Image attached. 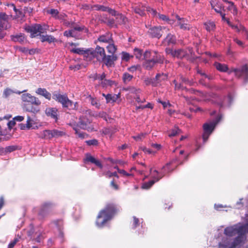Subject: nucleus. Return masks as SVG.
I'll use <instances>...</instances> for the list:
<instances>
[{
  "instance_id": "obj_13",
  "label": "nucleus",
  "mask_w": 248,
  "mask_h": 248,
  "mask_svg": "<svg viewBox=\"0 0 248 248\" xmlns=\"http://www.w3.org/2000/svg\"><path fill=\"white\" fill-rule=\"evenodd\" d=\"M161 26L156 27L154 26L150 28L148 31V34L152 38H160L162 35V29Z\"/></svg>"
},
{
  "instance_id": "obj_49",
  "label": "nucleus",
  "mask_w": 248,
  "mask_h": 248,
  "mask_svg": "<svg viewBox=\"0 0 248 248\" xmlns=\"http://www.w3.org/2000/svg\"><path fill=\"white\" fill-rule=\"evenodd\" d=\"M180 130L178 127H175L174 129H172L171 131L169 133L168 136L170 137H174L176 135H177Z\"/></svg>"
},
{
  "instance_id": "obj_44",
  "label": "nucleus",
  "mask_w": 248,
  "mask_h": 248,
  "mask_svg": "<svg viewBox=\"0 0 248 248\" xmlns=\"http://www.w3.org/2000/svg\"><path fill=\"white\" fill-rule=\"evenodd\" d=\"M178 24L180 26V29L183 30H189L190 28V25L184 23V20L179 21Z\"/></svg>"
},
{
  "instance_id": "obj_1",
  "label": "nucleus",
  "mask_w": 248,
  "mask_h": 248,
  "mask_svg": "<svg viewBox=\"0 0 248 248\" xmlns=\"http://www.w3.org/2000/svg\"><path fill=\"white\" fill-rule=\"evenodd\" d=\"M118 212L117 206L112 203H108L101 210L96 218V225L100 228L104 227L108 221L110 220Z\"/></svg>"
},
{
  "instance_id": "obj_33",
  "label": "nucleus",
  "mask_w": 248,
  "mask_h": 248,
  "mask_svg": "<svg viewBox=\"0 0 248 248\" xmlns=\"http://www.w3.org/2000/svg\"><path fill=\"white\" fill-rule=\"evenodd\" d=\"M103 95L106 98L107 103L109 102H115L118 98H119V96L118 95L114 94L112 95L111 94H108L105 95V94H103Z\"/></svg>"
},
{
  "instance_id": "obj_43",
  "label": "nucleus",
  "mask_w": 248,
  "mask_h": 248,
  "mask_svg": "<svg viewBox=\"0 0 248 248\" xmlns=\"http://www.w3.org/2000/svg\"><path fill=\"white\" fill-rule=\"evenodd\" d=\"M144 83L146 86L152 85L153 87H156V84L155 83L154 78H146L144 80Z\"/></svg>"
},
{
  "instance_id": "obj_54",
  "label": "nucleus",
  "mask_w": 248,
  "mask_h": 248,
  "mask_svg": "<svg viewBox=\"0 0 248 248\" xmlns=\"http://www.w3.org/2000/svg\"><path fill=\"white\" fill-rule=\"evenodd\" d=\"M94 7L96 10H100L103 12H106L107 9H108V7L98 4L94 5Z\"/></svg>"
},
{
  "instance_id": "obj_61",
  "label": "nucleus",
  "mask_w": 248,
  "mask_h": 248,
  "mask_svg": "<svg viewBox=\"0 0 248 248\" xmlns=\"http://www.w3.org/2000/svg\"><path fill=\"white\" fill-rule=\"evenodd\" d=\"M12 137L11 134H7L4 136L3 137L0 138V141H7L9 140Z\"/></svg>"
},
{
  "instance_id": "obj_6",
  "label": "nucleus",
  "mask_w": 248,
  "mask_h": 248,
  "mask_svg": "<svg viewBox=\"0 0 248 248\" xmlns=\"http://www.w3.org/2000/svg\"><path fill=\"white\" fill-rule=\"evenodd\" d=\"M221 118V116H218L215 120L210 123H206L203 125V133L202 134V139L204 142H206L207 140L216 125L220 121Z\"/></svg>"
},
{
  "instance_id": "obj_39",
  "label": "nucleus",
  "mask_w": 248,
  "mask_h": 248,
  "mask_svg": "<svg viewBox=\"0 0 248 248\" xmlns=\"http://www.w3.org/2000/svg\"><path fill=\"white\" fill-rule=\"evenodd\" d=\"M90 99L91 104L95 107L97 108H99L100 106V104L97 99L96 98L93 97L91 95L88 96Z\"/></svg>"
},
{
  "instance_id": "obj_12",
  "label": "nucleus",
  "mask_w": 248,
  "mask_h": 248,
  "mask_svg": "<svg viewBox=\"0 0 248 248\" xmlns=\"http://www.w3.org/2000/svg\"><path fill=\"white\" fill-rule=\"evenodd\" d=\"M62 131L57 130H44L43 132V138L46 139H50L53 137L62 136L64 135Z\"/></svg>"
},
{
  "instance_id": "obj_22",
  "label": "nucleus",
  "mask_w": 248,
  "mask_h": 248,
  "mask_svg": "<svg viewBox=\"0 0 248 248\" xmlns=\"http://www.w3.org/2000/svg\"><path fill=\"white\" fill-rule=\"evenodd\" d=\"M70 28H73L75 31H84L85 33L89 32V30L86 28L84 26H79L75 22H71Z\"/></svg>"
},
{
  "instance_id": "obj_14",
  "label": "nucleus",
  "mask_w": 248,
  "mask_h": 248,
  "mask_svg": "<svg viewBox=\"0 0 248 248\" xmlns=\"http://www.w3.org/2000/svg\"><path fill=\"white\" fill-rule=\"evenodd\" d=\"M91 122L86 116H81L79 118V121L77 124V126L80 128L87 130L89 128V125Z\"/></svg>"
},
{
  "instance_id": "obj_34",
  "label": "nucleus",
  "mask_w": 248,
  "mask_h": 248,
  "mask_svg": "<svg viewBox=\"0 0 248 248\" xmlns=\"http://www.w3.org/2000/svg\"><path fill=\"white\" fill-rule=\"evenodd\" d=\"M108 52L111 54L110 55L116 56L114 54L116 50L117 47L113 44V42L109 43V45L107 46Z\"/></svg>"
},
{
  "instance_id": "obj_25",
  "label": "nucleus",
  "mask_w": 248,
  "mask_h": 248,
  "mask_svg": "<svg viewBox=\"0 0 248 248\" xmlns=\"http://www.w3.org/2000/svg\"><path fill=\"white\" fill-rule=\"evenodd\" d=\"M187 55L186 51L179 49L174 50V55L173 57H176L178 59H183Z\"/></svg>"
},
{
  "instance_id": "obj_15",
  "label": "nucleus",
  "mask_w": 248,
  "mask_h": 248,
  "mask_svg": "<svg viewBox=\"0 0 248 248\" xmlns=\"http://www.w3.org/2000/svg\"><path fill=\"white\" fill-rule=\"evenodd\" d=\"M45 113L48 117H51L57 122L58 119V110L56 108H47L45 110Z\"/></svg>"
},
{
  "instance_id": "obj_16",
  "label": "nucleus",
  "mask_w": 248,
  "mask_h": 248,
  "mask_svg": "<svg viewBox=\"0 0 248 248\" xmlns=\"http://www.w3.org/2000/svg\"><path fill=\"white\" fill-rule=\"evenodd\" d=\"M145 8L146 6L141 3L135 4L132 6L135 13L141 16L145 15Z\"/></svg>"
},
{
  "instance_id": "obj_58",
  "label": "nucleus",
  "mask_w": 248,
  "mask_h": 248,
  "mask_svg": "<svg viewBox=\"0 0 248 248\" xmlns=\"http://www.w3.org/2000/svg\"><path fill=\"white\" fill-rule=\"evenodd\" d=\"M32 121V120L31 119V117L28 116L27 123L26 124V126L27 127V129H30L31 127L32 126V124L31 123Z\"/></svg>"
},
{
  "instance_id": "obj_45",
  "label": "nucleus",
  "mask_w": 248,
  "mask_h": 248,
  "mask_svg": "<svg viewBox=\"0 0 248 248\" xmlns=\"http://www.w3.org/2000/svg\"><path fill=\"white\" fill-rule=\"evenodd\" d=\"M229 6H228V10L232 11V13L234 15H236L237 14V9L236 7L234 5L233 2L232 1L231 2H229Z\"/></svg>"
},
{
  "instance_id": "obj_29",
  "label": "nucleus",
  "mask_w": 248,
  "mask_h": 248,
  "mask_svg": "<svg viewBox=\"0 0 248 248\" xmlns=\"http://www.w3.org/2000/svg\"><path fill=\"white\" fill-rule=\"evenodd\" d=\"M40 36L42 42H47L49 43H51L52 42H55L57 41L56 39L51 35H40Z\"/></svg>"
},
{
  "instance_id": "obj_4",
  "label": "nucleus",
  "mask_w": 248,
  "mask_h": 248,
  "mask_svg": "<svg viewBox=\"0 0 248 248\" xmlns=\"http://www.w3.org/2000/svg\"><path fill=\"white\" fill-rule=\"evenodd\" d=\"M52 98L61 103L62 105V108L65 110H76L78 109V103L77 102H73L70 100L66 94L54 93L53 94Z\"/></svg>"
},
{
  "instance_id": "obj_46",
  "label": "nucleus",
  "mask_w": 248,
  "mask_h": 248,
  "mask_svg": "<svg viewBox=\"0 0 248 248\" xmlns=\"http://www.w3.org/2000/svg\"><path fill=\"white\" fill-rule=\"evenodd\" d=\"M132 92L135 93L136 94L135 97V99L136 101H137L138 103H140L141 100H140V95L139 94V93H140V90L139 89H137L133 88L132 89Z\"/></svg>"
},
{
  "instance_id": "obj_55",
  "label": "nucleus",
  "mask_w": 248,
  "mask_h": 248,
  "mask_svg": "<svg viewBox=\"0 0 248 248\" xmlns=\"http://www.w3.org/2000/svg\"><path fill=\"white\" fill-rule=\"evenodd\" d=\"M140 65H133L131 67H129L127 68L128 71H129L130 72H134L140 69Z\"/></svg>"
},
{
  "instance_id": "obj_40",
  "label": "nucleus",
  "mask_w": 248,
  "mask_h": 248,
  "mask_svg": "<svg viewBox=\"0 0 248 248\" xmlns=\"http://www.w3.org/2000/svg\"><path fill=\"white\" fill-rule=\"evenodd\" d=\"M180 80L183 85L184 84L188 85L189 86H193L194 85V82L193 81L190 80L183 76L180 77Z\"/></svg>"
},
{
  "instance_id": "obj_48",
  "label": "nucleus",
  "mask_w": 248,
  "mask_h": 248,
  "mask_svg": "<svg viewBox=\"0 0 248 248\" xmlns=\"http://www.w3.org/2000/svg\"><path fill=\"white\" fill-rule=\"evenodd\" d=\"M37 28H39L38 30V34L40 35V34L42 33H44L47 29L48 26L47 25H44L43 26H41L40 24H37Z\"/></svg>"
},
{
  "instance_id": "obj_24",
  "label": "nucleus",
  "mask_w": 248,
  "mask_h": 248,
  "mask_svg": "<svg viewBox=\"0 0 248 248\" xmlns=\"http://www.w3.org/2000/svg\"><path fill=\"white\" fill-rule=\"evenodd\" d=\"M36 93L45 97L46 99L50 100L51 95L50 93L47 91L45 88H39L36 91Z\"/></svg>"
},
{
  "instance_id": "obj_18",
  "label": "nucleus",
  "mask_w": 248,
  "mask_h": 248,
  "mask_svg": "<svg viewBox=\"0 0 248 248\" xmlns=\"http://www.w3.org/2000/svg\"><path fill=\"white\" fill-rule=\"evenodd\" d=\"M71 51L74 53L83 55L86 61L89 60L90 49L84 50L83 48H74L72 49Z\"/></svg>"
},
{
  "instance_id": "obj_5",
  "label": "nucleus",
  "mask_w": 248,
  "mask_h": 248,
  "mask_svg": "<svg viewBox=\"0 0 248 248\" xmlns=\"http://www.w3.org/2000/svg\"><path fill=\"white\" fill-rule=\"evenodd\" d=\"M55 206V203L50 201L42 203L39 207L37 214L38 219L41 220H45L49 215L50 210Z\"/></svg>"
},
{
  "instance_id": "obj_38",
  "label": "nucleus",
  "mask_w": 248,
  "mask_h": 248,
  "mask_svg": "<svg viewBox=\"0 0 248 248\" xmlns=\"http://www.w3.org/2000/svg\"><path fill=\"white\" fill-rule=\"evenodd\" d=\"M154 57V52L152 53L151 51L146 50L143 53V57L142 59H144L145 61H147L148 59H151L152 58Z\"/></svg>"
},
{
  "instance_id": "obj_31",
  "label": "nucleus",
  "mask_w": 248,
  "mask_h": 248,
  "mask_svg": "<svg viewBox=\"0 0 248 248\" xmlns=\"http://www.w3.org/2000/svg\"><path fill=\"white\" fill-rule=\"evenodd\" d=\"M133 78V75H130L127 72H125L123 75L122 79L124 84H127L132 80Z\"/></svg>"
},
{
  "instance_id": "obj_52",
  "label": "nucleus",
  "mask_w": 248,
  "mask_h": 248,
  "mask_svg": "<svg viewBox=\"0 0 248 248\" xmlns=\"http://www.w3.org/2000/svg\"><path fill=\"white\" fill-rule=\"evenodd\" d=\"M85 142L89 146H97L98 145V141L96 139L86 140Z\"/></svg>"
},
{
  "instance_id": "obj_64",
  "label": "nucleus",
  "mask_w": 248,
  "mask_h": 248,
  "mask_svg": "<svg viewBox=\"0 0 248 248\" xmlns=\"http://www.w3.org/2000/svg\"><path fill=\"white\" fill-rule=\"evenodd\" d=\"M34 240L38 242H41V240L43 239V236L41 232H40L38 234H37L36 238H34Z\"/></svg>"
},
{
  "instance_id": "obj_27",
  "label": "nucleus",
  "mask_w": 248,
  "mask_h": 248,
  "mask_svg": "<svg viewBox=\"0 0 248 248\" xmlns=\"http://www.w3.org/2000/svg\"><path fill=\"white\" fill-rule=\"evenodd\" d=\"M116 21L119 25L125 24L127 18L122 14L118 13L116 16Z\"/></svg>"
},
{
  "instance_id": "obj_36",
  "label": "nucleus",
  "mask_w": 248,
  "mask_h": 248,
  "mask_svg": "<svg viewBox=\"0 0 248 248\" xmlns=\"http://www.w3.org/2000/svg\"><path fill=\"white\" fill-rule=\"evenodd\" d=\"M11 28V25L8 21V19L0 20V29L7 30Z\"/></svg>"
},
{
  "instance_id": "obj_35",
  "label": "nucleus",
  "mask_w": 248,
  "mask_h": 248,
  "mask_svg": "<svg viewBox=\"0 0 248 248\" xmlns=\"http://www.w3.org/2000/svg\"><path fill=\"white\" fill-rule=\"evenodd\" d=\"M204 26L208 31H213L216 28V25L213 22H207L204 23Z\"/></svg>"
},
{
  "instance_id": "obj_8",
  "label": "nucleus",
  "mask_w": 248,
  "mask_h": 248,
  "mask_svg": "<svg viewBox=\"0 0 248 248\" xmlns=\"http://www.w3.org/2000/svg\"><path fill=\"white\" fill-rule=\"evenodd\" d=\"M242 243V237L236 236L232 241L229 238H224L222 242L218 244V248H236Z\"/></svg>"
},
{
  "instance_id": "obj_30",
  "label": "nucleus",
  "mask_w": 248,
  "mask_h": 248,
  "mask_svg": "<svg viewBox=\"0 0 248 248\" xmlns=\"http://www.w3.org/2000/svg\"><path fill=\"white\" fill-rule=\"evenodd\" d=\"M11 39L14 42H18L20 43H22L25 39V36L23 34L20 33L18 35H11Z\"/></svg>"
},
{
  "instance_id": "obj_53",
  "label": "nucleus",
  "mask_w": 248,
  "mask_h": 248,
  "mask_svg": "<svg viewBox=\"0 0 248 248\" xmlns=\"http://www.w3.org/2000/svg\"><path fill=\"white\" fill-rule=\"evenodd\" d=\"M134 57L133 55H130L128 53L123 52L122 59L125 61H129L131 58Z\"/></svg>"
},
{
  "instance_id": "obj_37",
  "label": "nucleus",
  "mask_w": 248,
  "mask_h": 248,
  "mask_svg": "<svg viewBox=\"0 0 248 248\" xmlns=\"http://www.w3.org/2000/svg\"><path fill=\"white\" fill-rule=\"evenodd\" d=\"M134 56L137 59L141 60L142 59L143 57V51L142 50L138 48H135L134 49Z\"/></svg>"
},
{
  "instance_id": "obj_19",
  "label": "nucleus",
  "mask_w": 248,
  "mask_h": 248,
  "mask_svg": "<svg viewBox=\"0 0 248 248\" xmlns=\"http://www.w3.org/2000/svg\"><path fill=\"white\" fill-rule=\"evenodd\" d=\"M25 30L28 32L31 33V38L35 37L39 35V28L37 27V24L32 26H28L25 27Z\"/></svg>"
},
{
  "instance_id": "obj_51",
  "label": "nucleus",
  "mask_w": 248,
  "mask_h": 248,
  "mask_svg": "<svg viewBox=\"0 0 248 248\" xmlns=\"http://www.w3.org/2000/svg\"><path fill=\"white\" fill-rule=\"evenodd\" d=\"M73 129L75 131V133L78 136L79 138L81 139L85 138L86 136H87V134L85 133L78 131V128L76 127H74Z\"/></svg>"
},
{
  "instance_id": "obj_56",
  "label": "nucleus",
  "mask_w": 248,
  "mask_h": 248,
  "mask_svg": "<svg viewBox=\"0 0 248 248\" xmlns=\"http://www.w3.org/2000/svg\"><path fill=\"white\" fill-rule=\"evenodd\" d=\"M197 73L200 74L201 76H203L205 78H207L209 80L212 79V76L206 74L204 72H202V71L200 69L197 70Z\"/></svg>"
},
{
  "instance_id": "obj_9",
  "label": "nucleus",
  "mask_w": 248,
  "mask_h": 248,
  "mask_svg": "<svg viewBox=\"0 0 248 248\" xmlns=\"http://www.w3.org/2000/svg\"><path fill=\"white\" fill-rule=\"evenodd\" d=\"M164 58L163 56L157 54L154 52V57L151 59L145 61L143 63V67L147 70H151L157 63L162 64L164 62Z\"/></svg>"
},
{
  "instance_id": "obj_17",
  "label": "nucleus",
  "mask_w": 248,
  "mask_h": 248,
  "mask_svg": "<svg viewBox=\"0 0 248 248\" xmlns=\"http://www.w3.org/2000/svg\"><path fill=\"white\" fill-rule=\"evenodd\" d=\"M176 43V38L174 35L171 33L168 34L166 37L164 39L163 44L165 46H170L175 45Z\"/></svg>"
},
{
  "instance_id": "obj_63",
  "label": "nucleus",
  "mask_w": 248,
  "mask_h": 248,
  "mask_svg": "<svg viewBox=\"0 0 248 248\" xmlns=\"http://www.w3.org/2000/svg\"><path fill=\"white\" fill-rule=\"evenodd\" d=\"M18 241V239L17 238L14 239L12 241H11L9 245H8V248H13L15 245L16 244V243Z\"/></svg>"
},
{
  "instance_id": "obj_28",
  "label": "nucleus",
  "mask_w": 248,
  "mask_h": 248,
  "mask_svg": "<svg viewBox=\"0 0 248 248\" xmlns=\"http://www.w3.org/2000/svg\"><path fill=\"white\" fill-rule=\"evenodd\" d=\"M7 5L8 6H11L13 8V10L16 14V16L17 18H23V17H24V13H23L21 10L17 9L14 4H8Z\"/></svg>"
},
{
  "instance_id": "obj_2",
  "label": "nucleus",
  "mask_w": 248,
  "mask_h": 248,
  "mask_svg": "<svg viewBox=\"0 0 248 248\" xmlns=\"http://www.w3.org/2000/svg\"><path fill=\"white\" fill-rule=\"evenodd\" d=\"M95 58L99 62H103L108 67L114 65V61L117 59V56L106 55L103 47L97 46L94 50H90L88 61Z\"/></svg>"
},
{
  "instance_id": "obj_11",
  "label": "nucleus",
  "mask_w": 248,
  "mask_h": 248,
  "mask_svg": "<svg viewBox=\"0 0 248 248\" xmlns=\"http://www.w3.org/2000/svg\"><path fill=\"white\" fill-rule=\"evenodd\" d=\"M211 102L213 104L218 105L220 108H222L225 105V100L227 99L229 101L228 105L230 106L232 101L231 95H228L227 97L219 96L217 94L213 93L211 96Z\"/></svg>"
},
{
  "instance_id": "obj_32",
  "label": "nucleus",
  "mask_w": 248,
  "mask_h": 248,
  "mask_svg": "<svg viewBox=\"0 0 248 248\" xmlns=\"http://www.w3.org/2000/svg\"><path fill=\"white\" fill-rule=\"evenodd\" d=\"M63 35L67 37H74L77 38L78 35V33L75 31V30L72 28L71 30L65 31L63 32Z\"/></svg>"
},
{
  "instance_id": "obj_50",
  "label": "nucleus",
  "mask_w": 248,
  "mask_h": 248,
  "mask_svg": "<svg viewBox=\"0 0 248 248\" xmlns=\"http://www.w3.org/2000/svg\"><path fill=\"white\" fill-rule=\"evenodd\" d=\"M47 13L52 15V16L57 19L59 11L57 9H51L47 11Z\"/></svg>"
},
{
  "instance_id": "obj_10",
  "label": "nucleus",
  "mask_w": 248,
  "mask_h": 248,
  "mask_svg": "<svg viewBox=\"0 0 248 248\" xmlns=\"http://www.w3.org/2000/svg\"><path fill=\"white\" fill-rule=\"evenodd\" d=\"M170 163H167L166 166H164L162 168V171L160 173V175L155 177V180H151L149 181L148 182L144 183L141 186V188L142 189H149L154 184L155 182L158 181L160 179H161L167 173L169 172H171L173 170H171L169 168V166Z\"/></svg>"
},
{
  "instance_id": "obj_57",
  "label": "nucleus",
  "mask_w": 248,
  "mask_h": 248,
  "mask_svg": "<svg viewBox=\"0 0 248 248\" xmlns=\"http://www.w3.org/2000/svg\"><path fill=\"white\" fill-rule=\"evenodd\" d=\"M140 225V220L138 218L136 217H133V223L132 225V228L135 229Z\"/></svg>"
},
{
  "instance_id": "obj_20",
  "label": "nucleus",
  "mask_w": 248,
  "mask_h": 248,
  "mask_svg": "<svg viewBox=\"0 0 248 248\" xmlns=\"http://www.w3.org/2000/svg\"><path fill=\"white\" fill-rule=\"evenodd\" d=\"M168 76L166 74L158 73L154 78L155 83L156 84V87L161 85V83L167 79Z\"/></svg>"
},
{
  "instance_id": "obj_60",
  "label": "nucleus",
  "mask_w": 248,
  "mask_h": 248,
  "mask_svg": "<svg viewBox=\"0 0 248 248\" xmlns=\"http://www.w3.org/2000/svg\"><path fill=\"white\" fill-rule=\"evenodd\" d=\"M106 12H108L109 14L111 15L112 16H116L117 15V14H118L116 12V11H115L114 9L109 8V7H108V9H107Z\"/></svg>"
},
{
  "instance_id": "obj_42",
  "label": "nucleus",
  "mask_w": 248,
  "mask_h": 248,
  "mask_svg": "<svg viewBox=\"0 0 248 248\" xmlns=\"http://www.w3.org/2000/svg\"><path fill=\"white\" fill-rule=\"evenodd\" d=\"M18 149V146L16 145H11L6 147L4 148V154H5L7 153H11Z\"/></svg>"
},
{
  "instance_id": "obj_7",
  "label": "nucleus",
  "mask_w": 248,
  "mask_h": 248,
  "mask_svg": "<svg viewBox=\"0 0 248 248\" xmlns=\"http://www.w3.org/2000/svg\"><path fill=\"white\" fill-rule=\"evenodd\" d=\"M234 73L236 78L242 79L245 83L248 81V65L247 64H244L238 68L231 69L228 73Z\"/></svg>"
},
{
  "instance_id": "obj_23",
  "label": "nucleus",
  "mask_w": 248,
  "mask_h": 248,
  "mask_svg": "<svg viewBox=\"0 0 248 248\" xmlns=\"http://www.w3.org/2000/svg\"><path fill=\"white\" fill-rule=\"evenodd\" d=\"M111 34H109V33H106L105 35H102L100 36L98 38V41L102 43H110L113 42L112 40Z\"/></svg>"
},
{
  "instance_id": "obj_62",
  "label": "nucleus",
  "mask_w": 248,
  "mask_h": 248,
  "mask_svg": "<svg viewBox=\"0 0 248 248\" xmlns=\"http://www.w3.org/2000/svg\"><path fill=\"white\" fill-rule=\"evenodd\" d=\"M146 134L141 133L140 134L137 136H134L133 138L137 141L140 140L142 139V138H144Z\"/></svg>"
},
{
  "instance_id": "obj_41",
  "label": "nucleus",
  "mask_w": 248,
  "mask_h": 248,
  "mask_svg": "<svg viewBox=\"0 0 248 248\" xmlns=\"http://www.w3.org/2000/svg\"><path fill=\"white\" fill-rule=\"evenodd\" d=\"M212 8L214 9V10L217 13L220 14L222 13V9L224 10V7L222 6V5L217 3L215 5H213V4H211Z\"/></svg>"
},
{
  "instance_id": "obj_21",
  "label": "nucleus",
  "mask_w": 248,
  "mask_h": 248,
  "mask_svg": "<svg viewBox=\"0 0 248 248\" xmlns=\"http://www.w3.org/2000/svg\"><path fill=\"white\" fill-rule=\"evenodd\" d=\"M85 160L86 162H89L94 164L96 166H97L100 169H102L103 168V165L101 162L99 160L96 159L94 157L92 156L91 155L87 154L86 155Z\"/></svg>"
},
{
  "instance_id": "obj_26",
  "label": "nucleus",
  "mask_w": 248,
  "mask_h": 248,
  "mask_svg": "<svg viewBox=\"0 0 248 248\" xmlns=\"http://www.w3.org/2000/svg\"><path fill=\"white\" fill-rule=\"evenodd\" d=\"M214 65L218 71L221 72H226L229 69L228 67L226 64L221 63L218 62H215Z\"/></svg>"
},
{
  "instance_id": "obj_47",
  "label": "nucleus",
  "mask_w": 248,
  "mask_h": 248,
  "mask_svg": "<svg viewBox=\"0 0 248 248\" xmlns=\"http://www.w3.org/2000/svg\"><path fill=\"white\" fill-rule=\"evenodd\" d=\"M107 24L109 26L111 27H117V24H115V20L113 18H108L107 19Z\"/></svg>"
},
{
  "instance_id": "obj_59",
  "label": "nucleus",
  "mask_w": 248,
  "mask_h": 248,
  "mask_svg": "<svg viewBox=\"0 0 248 248\" xmlns=\"http://www.w3.org/2000/svg\"><path fill=\"white\" fill-rule=\"evenodd\" d=\"M173 83L175 84V90H181V88H183V85L181 82L179 83L175 80H174L173 81Z\"/></svg>"
},
{
  "instance_id": "obj_3",
  "label": "nucleus",
  "mask_w": 248,
  "mask_h": 248,
  "mask_svg": "<svg viewBox=\"0 0 248 248\" xmlns=\"http://www.w3.org/2000/svg\"><path fill=\"white\" fill-rule=\"evenodd\" d=\"M21 99L23 102L24 109L34 114L39 111L38 107L40 105L41 103L38 98L31 95L29 93H26L21 95Z\"/></svg>"
}]
</instances>
